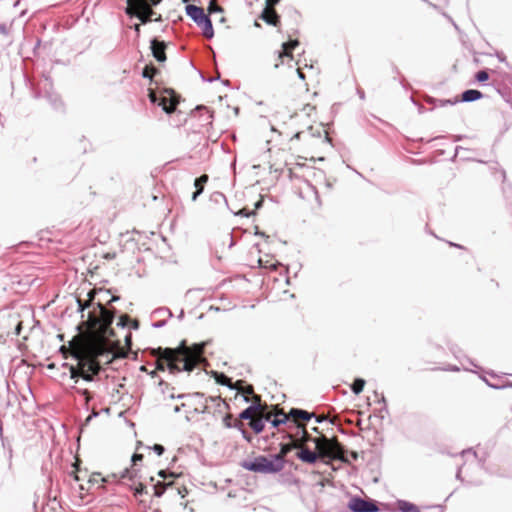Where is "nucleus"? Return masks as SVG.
Wrapping results in <instances>:
<instances>
[{
    "mask_svg": "<svg viewBox=\"0 0 512 512\" xmlns=\"http://www.w3.org/2000/svg\"><path fill=\"white\" fill-rule=\"evenodd\" d=\"M104 481H106V480L101 477L100 473L93 474L90 477V479H89V482L92 483V484L99 483V482H104Z\"/></svg>",
    "mask_w": 512,
    "mask_h": 512,
    "instance_id": "obj_41",
    "label": "nucleus"
},
{
    "mask_svg": "<svg viewBox=\"0 0 512 512\" xmlns=\"http://www.w3.org/2000/svg\"><path fill=\"white\" fill-rule=\"evenodd\" d=\"M249 426L254 431L255 434H260L264 431L265 424L262 419L256 420V421H250Z\"/></svg>",
    "mask_w": 512,
    "mask_h": 512,
    "instance_id": "obj_29",
    "label": "nucleus"
},
{
    "mask_svg": "<svg viewBox=\"0 0 512 512\" xmlns=\"http://www.w3.org/2000/svg\"><path fill=\"white\" fill-rule=\"evenodd\" d=\"M461 455L463 457L472 456L474 459L477 458V453L473 451L472 449H466L461 452Z\"/></svg>",
    "mask_w": 512,
    "mask_h": 512,
    "instance_id": "obj_43",
    "label": "nucleus"
},
{
    "mask_svg": "<svg viewBox=\"0 0 512 512\" xmlns=\"http://www.w3.org/2000/svg\"><path fill=\"white\" fill-rule=\"evenodd\" d=\"M153 451L158 455V456H161L164 452H165V448L163 445L161 444H155L153 447H152Z\"/></svg>",
    "mask_w": 512,
    "mask_h": 512,
    "instance_id": "obj_42",
    "label": "nucleus"
},
{
    "mask_svg": "<svg viewBox=\"0 0 512 512\" xmlns=\"http://www.w3.org/2000/svg\"><path fill=\"white\" fill-rule=\"evenodd\" d=\"M365 384L366 381L363 378L357 377L350 385V388L354 394L358 395L363 391Z\"/></svg>",
    "mask_w": 512,
    "mask_h": 512,
    "instance_id": "obj_25",
    "label": "nucleus"
},
{
    "mask_svg": "<svg viewBox=\"0 0 512 512\" xmlns=\"http://www.w3.org/2000/svg\"><path fill=\"white\" fill-rule=\"evenodd\" d=\"M483 380L485 381V383H486L489 387H491V388H493V389H497V390H499V389H503V388H505V387H512V383H508V384H506V385H496V384L490 383V381H488L486 378H483Z\"/></svg>",
    "mask_w": 512,
    "mask_h": 512,
    "instance_id": "obj_40",
    "label": "nucleus"
},
{
    "mask_svg": "<svg viewBox=\"0 0 512 512\" xmlns=\"http://www.w3.org/2000/svg\"><path fill=\"white\" fill-rule=\"evenodd\" d=\"M98 416V412H93L86 418V423L90 422L94 417Z\"/></svg>",
    "mask_w": 512,
    "mask_h": 512,
    "instance_id": "obj_57",
    "label": "nucleus"
},
{
    "mask_svg": "<svg viewBox=\"0 0 512 512\" xmlns=\"http://www.w3.org/2000/svg\"><path fill=\"white\" fill-rule=\"evenodd\" d=\"M296 456L299 460L307 464H315L318 460V455L308 447L301 448Z\"/></svg>",
    "mask_w": 512,
    "mask_h": 512,
    "instance_id": "obj_14",
    "label": "nucleus"
},
{
    "mask_svg": "<svg viewBox=\"0 0 512 512\" xmlns=\"http://www.w3.org/2000/svg\"><path fill=\"white\" fill-rule=\"evenodd\" d=\"M261 410V404L260 403H252L251 405H249L246 409H244L240 414H239V419L241 420H251L253 415L260 411Z\"/></svg>",
    "mask_w": 512,
    "mask_h": 512,
    "instance_id": "obj_19",
    "label": "nucleus"
},
{
    "mask_svg": "<svg viewBox=\"0 0 512 512\" xmlns=\"http://www.w3.org/2000/svg\"><path fill=\"white\" fill-rule=\"evenodd\" d=\"M234 428H237V429H239L241 431V434H242L243 438L247 442H251V440H252L251 434L246 429L243 428V425L241 423L235 422L234 423Z\"/></svg>",
    "mask_w": 512,
    "mask_h": 512,
    "instance_id": "obj_32",
    "label": "nucleus"
},
{
    "mask_svg": "<svg viewBox=\"0 0 512 512\" xmlns=\"http://www.w3.org/2000/svg\"><path fill=\"white\" fill-rule=\"evenodd\" d=\"M98 306L101 309V312L103 313V317L106 324H112L117 310L115 308H112L111 311H108L101 303H98Z\"/></svg>",
    "mask_w": 512,
    "mask_h": 512,
    "instance_id": "obj_24",
    "label": "nucleus"
},
{
    "mask_svg": "<svg viewBox=\"0 0 512 512\" xmlns=\"http://www.w3.org/2000/svg\"><path fill=\"white\" fill-rule=\"evenodd\" d=\"M286 461H282L280 457L274 454L270 457L263 455L255 457L253 460L244 461L242 467L246 470L264 473V474H276L282 471L285 467Z\"/></svg>",
    "mask_w": 512,
    "mask_h": 512,
    "instance_id": "obj_2",
    "label": "nucleus"
},
{
    "mask_svg": "<svg viewBox=\"0 0 512 512\" xmlns=\"http://www.w3.org/2000/svg\"><path fill=\"white\" fill-rule=\"evenodd\" d=\"M166 487V484H163L159 481L156 484H153L152 488L154 491V496L161 497L164 494Z\"/></svg>",
    "mask_w": 512,
    "mask_h": 512,
    "instance_id": "obj_30",
    "label": "nucleus"
},
{
    "mask_svg": "<svg viewBox=\"0 0 512 512\" xmlns=\"http://www.w3.org/2000/svg\"><path fill=\"white\" fill-rule=\"evenodd\" d=\"M186 402L191 404L189 408H193V411L197 414L210 413L209 406L206 403L204 396L201 398V402L200 399L186 400Z\"/></svg>",
    "mask_w": 512,
    "mask_h": 512,
    "instance_id": "obj_15",
    "label": "nucleus"
},
{
    "mask_svg": "<svg viewBox=\"0 0 512 512\" xmlns=\"http://www.w3.org/2000/svg\"><path fill=\"white\" fill-rule=\"evenodd\" d=\"M260 18L272 26H277L280 23V16L275 11L274 7L266 6L260 15Z\"/></svg>",
    "mask_w": 512,
    "mask_h": 512,
    "instance_id": "obj_13",
    "label": "nucleus"
},
{
    "mask_svg": "<svg viewBox=\"0 0 512 512\" xmlns=\"http://www.w3.org/2000/svg\"><path fill=\"white\" fill-rule=\"evenodd\" d=\"M158 72L159 71L155 66L147 65L143 68L141 75L143 78L152 80L153 76Z\"/></svg>",
    "mask_w": 512,
    "mask_h": 512,
    "instance_id": "obj_28",
    "label": "nucleus"
},
{
    "mask_svg": "<svg viewBox=\"0 0 512 512\" xmlns=\"http://www.w3.org/2000/svg\"><path fill=\"white\" fill-rule=\"evenodd\" d=\"M348 508L352 512H378L379 507L377 501L370 498H362L360 496H353L350 498Z\"/></svg>",
    "mask_w": 512,
    "mask_h": 512,
    "instance_id": "obj_6",
    "label": "nucleus"
},
{
    "mask_svg": "<svg viewBox=\"0 0 512 512\" xmlns=\"http://www.w3.org/2000/svg\"><path fill=\"white\" fill-rule=\"evenodd\" d=\"M237 214H238V215L245 216V217H249V216H251L253 213H252V212H249V211H248V210H246V209H241Z\"/></svg>",
    "mask_w": 512,
    "mask_h": 512,
    "instance_id": "obj_51",
    "label": "nucleus"
},
{
    "mask_svg": "<svg viewBox=\"0 0 512 512\" xmlns=\"http://www.w3.org/2000/svg\"><path fill=\"white\" fill-rule=\"evenodd\" d=\"M101 366L95 361H89L81 366V379L86 382L94 381L95 377L100 373Z\"/></svg>",
    "mask_w": 512,
    "mask_h": 512,
    "instance_id": "obj_10",
    "label": "nucleus"
},
{
    "mask_svg": "<svg viewBox=\"0 0 512 512\" xmlns=\"http://www.w3.org/2000/svg\"><path fill=\"white\" fill-rule=\"evenodd\" d=\"M162 0H127V5L132 7H144L145 9L157 6Z\"/></svg>",
    "mask_w": 512,
    "mask_h": 512,
    "instance_id": "obj_18",
    "label": "nucleus"
},
{
    "mask_svg": "<svg viewBox=\"0 0 512 512\" xmlns=\"http://www.w3.org/2000/svg\"><path fill=\"white\" fill-rule=\"evenodd\" d=\"M190 406H191V404L186 402V400H185L181 405H176L173 410L175 413H179L181 411V408L190 407Z\"/></svg>",
    "mask_w": 512,
    "mask_h": 512,
    "instance_id": "obj_45",
    "label": "nucleus"
},
{
    "mask_svg": "<svg viewBox=\"0 0 512 512\" xmlns=\"http://www.w3.org/2000/svg\"><path fill=\"white\" fill-rule=\"evenodd\" d=\"M0 439H1V442H2V446L4 448H6V439L3 436V426H2V422L1 421H0Z\"/></svg>",
    "mask_w": 512,
    "mask_h": 512,
    "instance_id": "obj_48",
    "label": "nucleus"
},
{
    "mask_svg": "<svg viewBox=\"0 0 512 512\" xmlns=\"http://www.w3.org/2000/svg\"><path fill=\"white\" fill-rule=\"evenodd\" d=\"M212 375L216 381L217 384L223 385L228 387L231 390H238L241 386L244 385L243 380H237L236 382H233L231 378H229L226 374L223 372H216L213 371Z\"/></svg>",
    "mask_w": 512,
    "mask_h": 512,
    "instance_id": "obj_11",
    "label": "nucleus"
},
{
    "mask_svg": "<svg viewBox=\"0 0 512 512\" xmlns=\"http://www.w3.org/2000/svg\"><path fill=\"white\" fill-rule=\"evenodd\" d=\"M30 85L34 98H40L42 96L41 90L43 89L45 91L44 96L49 100V102L55 109H60L62 107V102L59 99L58 95L50 91L52 88V82L50 77L44 76L43 80L40 82V88L35 87L32 82H30Z\"/></svg>",
    "mask_w": 512,
    "mask_h": 512,
    "instance_id": "obj_5",
    "label": "nucleus"
},
{
    "mask_svg": "<svg viewBox=\"0 0 512 512\" xmlns=\"http://www.w3.org/2000/svg\"><path fill=\"white\" fill-rule=\"evenodd\" d=\"M132 28L134 29V31L137 33V35L140 34V24H134L132 26Z\"/></svg>",
    "mask_w": 512,
    "mask_h": 512,
    "instance_id": "obj_60",
    "label": "nucleus"
},
{
    "mask_svg": "<svg viewBox=\"0 0 512 512\" xmlns=\"http://www.w3.org/2000/svg\"><path fill=\"white\" fill-rule=\"evenodd\" d=\"M148 97L152 104L160 106L166 114L175 112L179 103V95L172 89H164L160 96L150 89Z\"/></svg>",
    "mask_w": 512,
    "mask_h": 512,
    "instance_id": "obj_4",
    "label": "nucleus"
},
{
    "mask_svg": "<svg viewBox=\"0 0 512 512\" xmlns=\"http://www.w3.org/2000/svg\"><path fill=\"white\" fill-rule=\"evenodd\" d=\"M298 45H299V41L298 40H291V41H288V42H284L282 44V50L278 52V58L280 59V62L276 63L274 65V67L278 68L280 66V64L283 63V58L284 57H289L290 60H293L292 51Z\"/></svg>",
    "mask_w": 512,
    "mask_h": 512,
    "instance_id": "obj_12",
    "label": "nucleus"
},
{
    "mask_svg": "<svg viewBox=\"0 0 512 512\" xmlns=\"http://www.w3.org/2000/svg\"><path fill=\"white\" fill-rule=\"evenodd\" d=\"M426 101L428 103H431V104L438 103V105L441 106V107H444V106H447V105H454V104L460 102V100L458 98L446 99V100H436V99H434L432 97H429V96L426 98Z\"/></svg>",
    "mask_w": 512,
    "mask_h": 512,
    "instance_id": "obj_26",
    "label": "nucleus"
},
{
    "mask_svg": "<svg viewBox=\"0 0 512 512\" xmlns=\"http://www.w3.org/2000/svg\"><path fill=\"white\" fill-rule=\"evenodd\" d=\"M81 367L77 368V367H71L70 369V377L71 379H73L75 381V383H78L79 380L81 379Z\"/></svg>",
    "mask_w": 512,
    "mask_h": 512,
    "instance_id": "obj_34",
    "label": "nucleus"
},
{
    "mask_svg": "<svg viewBox=\"0 0 512 512\" xmlns=\"http://www.w3.org/2000/svg\"><path fill=\"white\" fill-rule=\"evenodd\" d=\"M155 313L159 315H167L168 317H172V312L168 308H160L155 310Z\"/></svg>",
    "mask_w": 512,
    "mask_h": 512,
    "instance_id": "obj_44",
    "label": "nucleus"
},
{
    "mask_svg": "<svg viewBox=\"0 0 512 512\" xmlns=\"http://www.w3.org/2000/svg\"><path fill=\"white\" fill-rule=\"evenodd\" d=\"M483 97L481 91L476 89H467L461 94V98L459 99L461 102H473L479 100Z\"/></svg>",
    "mask_w": 512,
    "mask_h": 512,
    "instance_id": "obj_17",
    "label": "nucleus"
},
{
    "mask_svg": "<svg viewBox=\"0 0 512 512\" xmlns=\"http://www.w3.org/2000/svg\"><path fill=\"white\" fill-rule=\"evenodd\" d=\"M297 74L300 79H305V74L300 69H297Z\"/></svg>",
    "mask_w": 512,
    "mask_h": 512,
    "instance_id": "obj_62",
    "label": "nucleus"
},
{
    "mask_svg": "<svg viewBox=\"0 0 512 512\" xmlns=\"http://www.w3.org/2000/svg\"><path fill=\"white\" fill-rule=\"evenodd\" d=\"M77 304H78V311L81 313H84L85 309L89 307V302L83 301L79 298H77ZM81 317H84V314L81 315Z\"/></svg>",
    "mask_w": 512,
    "mask_h": 512,
    "instance_id": "obj_39",
    "label": "nucleus"
},
{
    "mask_svg": "<svg viewBox=\"0 0 512 512\" xmlns=\"http://www.w3.org/2000/svg\"><path fill=\"white\" fill-rule=\"evenodd\" d=\"M138 470L137 469H124L120 474L121 480H129L132 482L131 490L134 493V496L139 497L144 494H147V487L142 482H137L138 479Z\"/></svg>",
    "mask_w": 512,
    "mask_h": 512,
    "instance_id": "obj_7",
    "label": "nucleus"
},
{
    "mask_svg": "<svg viewBox=\"0 0 512 512\" xmlns=\"http://www.w3.org/2000/svg\"><path fill=\"white\" fill-rule=\"evenodd\" d=\"M242 389H243V394H244V400L246 402H248L249 401L248 396L253 394V392H254L253 387H252V385H247L244 382V385L241 386L237 391L242 390Z\"/></svg>",
    "mask_w": 512,
    "mask_h": 512,
    "instance_id": "obj_33",
    "label": "nucleus"
},
{
    "mask_svg": "<svg viewBox=\"0 0 512 512\" xmlns=\"http://www.w3.org/2000/svg\"><path fill=\"white\" fill-rule=\"evenodd\" d=\"M264 199L261 197L258 201L255 202L254 207L256 210L260 209L263 206Z\"/></svg>",
    "mask_w": 512,
    "mask_h": 512,
    "instance_id": "obj_52",
    "label": "nucleus"
},
{
    "mask_svg": "<svg viewBox=\"0 0 512 512\" xmlns=\"http://www.w3.org/2000/svg\"><path fill=\"white\" fill-rule=\"evenodd\" d=\"M280 415L282 416L281 418L276 416L272 419L271 425L273 428H278L280 425L287 423L288 417L284 413H281Z\"/></svg>",
    "mask_w": 512,
    "mask_h": 512,
    "instance_id": "obj_31",
    "label": "nucleus"
},
{
    "mask_svg": "<svg viewBox=\"0 0 512 512\" xmlns=\"http://www.w3.org/2000/svg\"><path fill=\"white\" fill-rule=\"evenodd\" d=\"M119 300V296H112L108 302L111 303V302H115V301H118Z\"/></svg>",
    "mask_w": 512,
    "mask_h": 512,
    "instance_id": "obj_64",
    "label": "nucleus"
},
{
    "mask_svg": "<svg viewBox=\"0 0 512 512\" xmlns=\"http://www.w3.org/2000/svg\"><path fill=\"white\" fill-rule=\"evenodd\" d=\"M166 48L167 44L163 40H159L158 38L154 37L150 41V49L153 57L156 61L159 63H163L166 61Z\"/></svg>",
    "mask_w": 512,
    "mask_h": 512,
    "instance_id": "obj_9",
    "label": "nucleus"
},
{
    "mask_svg": "<svg viewBox=\"0 0 512 512\" xmlns=\"http://www.w3.org/2000/svg\"><path fill=\"white\" fill-rule=\"evenodd\" d=\"M72 389L84 398L85 404L88 406L89 402L93 398L92 393L88 389H83L76 386H73Z\"/></svg>",
    "mask_w": 512,
    "mask_h": 512,
    "instance_id": "obj_27",
    "label": "nucleus"
},
{
    "mask_svg": "<svg viewBox=\"0 0 512 512\" xmlns=\"http://www.w3.org/2000/svg\"><path fill=\"white\" fill-rule=\"evenodd\" d=\"M203 397V393L201 392H194V393H182L175 395L174 393L169 394L170 399H179V400H194V399H200Z\"/></svg>",
    "mask_w": 512,
    "mask_h": 512,
    "instance_id": "obj_22",
    "label": "nucleus"
},
{
    "mask_svg": "<svg viewBox=\"0 0 512 512\" xmlns=\"http://www.w3.org/2000/svg\"><path fill=\"white\" fill-rule=\"evenodd\" d=\"M185 12L202 29L204 38L212 39L214 37L212 21L202 7L188 4L185 7Z\"/></svg>",
    "mask_w": 512,
    "mask_h": 512,
    "instance_id": "obj_3",
    "label": "nucleus"
},
{
    "mask_svg": "<svg viewBox=\"0 0 512 512\" xmlns=\"http://www.w3.org/2000/svg\"><path fill=\"white\" fill-rule=\"evenodd\" d=\"M411 100H412V102H413L415 105H417V106H418V111H419V113H420V114L424 113V111H425L424 106H423V105H421V104H419V103H417L413 98H411Z\"/></svg>",
    "mask_w": 512,
    "mask_h": 512,
    "instance_id": "obj_54",
    "label": "nucleus"
},
{
    "mask_svg": "<svg viewBox=\"0 0 512 512\" xmlns=\"http://www.w3.org/2000/svg\"><path fill=\"white\" fill-rule=\"evenodd\" d=\"M223 422H224V424H225V426H226L227 428H232V427H234V424H232V423H231V418H230V416H229V415H226V416L224 417Z\"/></svg>",
    "mask_w": 512,
    "mask_h": 512,
    "instance_id": "obj_46",
    "label": "nucleus"
},
{
    "mask_svg": "<svg viewBox=\"0 0 512 512\" xmlns=\"http://www.w3.org/2000/svg\"><path fill=\"white\" fill-rule=\"evenodd\" d=\"M206 403L208 401L215 403L217 408H220L222 404H224L222 398L220 396H210L208 398H205Z\"/></svg>",
    "mask_w": 512,
    "mask_h": 512,
    "instance_id": "obj_37",
    "label": "nucleus"
},
{
    "mask_svg": "<svg viewBox=\"0 0 512 512\" xmlns=\"http://www.w3.org/2000/svg\"><path fill=\"white\" fill-rule=\"evenodd\" d=\"M279 446V452L274 455L280 457L282 461H286L285 457L297 447V445L293 442L280 443Z\"/></svg>",
    "mask_w": 512,
    "mask_h": 512,
    "instance_id": "obj_21",
    "label": "nucleus"
},
{
    "mask_svg": "<svg viewBox=\"0 0 512 512\" xmlns=\"http://www.w3.org/2000/svg\"><path fill=\"white\" fill-rule=\"evenodd\" d=\"M165 323H166V322H165V320H162V321L154 322V323L152 324V326H153L154 328H160V327H163V326L165 325Z\"/></svg>",
    "mask_w": 512,
    "mask_h": 512,
    "instance_id": "obj_55",
    "label": "nucleus"
},
{
    "mask_svg": "<svg viewBox=\"0 0 512 512\" xmlns=\"http://www.w3.org/2000/svg\"><path fill=\"white\" fill-rule=\"evenodd\" d=\"M397 506L401 512H421L418 506L406 500H398Z\"/></svg>",
    "mask_w": 512,
    "mask_h": 512,
    "instance_id": "obj_23",
    "label": "nucleus"
},
{
    "mask_svg": "<svg viewBox=\"0 0 512 512\" xmlns=\"http://www.w3.org/2000/svg\"><path fill=\"white\" fill-rule=\"evenodd\" d=\"M475 79L480 83L487 81L489 79V74H488L487 70L478 71L475 74Z\"/></svg>",
    "mask_w": 512,
    "mask_h": 512,
    "instance_id": "obj_35",
    "label": "nucleus"
},
{
    "mask_svg": "<svg viewBox=\"0 0 512 512\" xmlns=\"http://www.w3.org/2000/svg\"><path fill=\"white\" fill-rule=\"evenodd\" d=\"M7 33V26L5 24H0V34Z\"/></svg>",
    "mask_w": 512,
    "mask_h": 512,
    "instance_id": "obj_59",
    "label": "nucleus"
},
{
    "mask_svg": "<svg viewBox=\"0 0 512 512\" xmlns=\"http://www.w3.org/2000/svg\"><path fill=\"white\" fill-rule=\"evenodd\" d=\"M196 109H197V110H200V109H204V110H206L207 119H211V118H212V114H211V113H210V111H208L205 107H203V106H198Z\"/></svg>",
    "mask_w": 512,
    "mask_h": 512,
    "instance_id": "obj_58",
    "label": "nucleus"
},
{
    "mask_svg": "<svg viewBox=\"0 0 512 512\" xmlns=\"http://www.w3.org/2000/svg\"><path fill=\"white\" fill-rule=\"evenodd\" d=\"M125 344L127 347H131L132 346V336L130 333H128L126 336H125Z\"/></svg>",
    "mask_w": 512,
    "mask_h": 512,
    "instance_id": "obj_50",
    "label": "nucleus"
},
{
    "mask_svg": "<svg viewBox=\"0 0 512 512\" xmlns=\"http://www.w3.org/2000/svg\"><path fill=\"white\" fill-rule=\"evenodd\" d=\"M349 455L353 461H357L358 459V453L356 451H350Z\"/></svg>",
    "mask_w": 512,
    "mask_h": 512,
    "instance_id": "obj_56",
    "label": "nucleus"
},
{
    "mask_svg": "<svg viewBox=\"0 0 512 512\" xmlns=\"http://www.w3.org/2000/svg\"><path fill=\"white\" fill-rule=\"evenodd\" d=\"M208 342L195 343L187 346L183 340L175 348H149L151 355L157 359L156 370H169L171 374L182 371L192 372L194 368L207 362L204 350Z\"/></svg>",
    "mask_w": 512,
    "mask_h": 512,
    "instance_id": "obj_1",
    "label": "nucleus"
},
{
    "mask_svg": "<svg viewBox=\"0 0 512 512\" xmlns=\"http://www.w3.org/2000/svg\"><path fill=\"white\" fill-rule=\"evenodd\" d=\"M280 2V0H266V6L274 7Z\"/></svg>",
    "mask_w": 512,
    "mask_h": 512,
    "instance_id": "obj_53",
    "label": "nucleus"
},
{
    "mask_svg": "<svg viewBox=\"0 0 512 512\" xmlns=\"http://www.w3.org/2000/svg\"><path fill=\"white\" fill-rule=\"evenodd\" d=\"M289 416L293 419H299L306 422L313 417V414L300 408H291L289 411Z\"/></svg>",
    "mask_w": 512,
    "mask_h": 512,
    "instance_id": "obj_20",
    "label": "nucleus"
},
{
    "mask_svg": "<svg viewBox=\"0 0 512 512\" xmlns=\"http://www.w3.org/2000/svg\"><path fill=\"white\" fill-rule=\"evenodd\" d=\"M148 374H149L152 378H155V377H157V370L155 369V370H153V371H150V372H148Z\"/></svg>",
    "mask_w": 512,
    "mask_h": 512,
    "instance_id": "obj_63",
    "label": "nucleus"
},
{
    "mask_svg": "<svg viewBox=\"0 0 512 512\" xmlns=\"http://www.w3.org/2000/svg\"><path fill=\"white\" fill-rule=\"evenodd\" d=\"M129 326H130L132 329L137 330V329L139 328V321H138V320H131V319H130Z\"/></svg>",
    "mask_w": 512,
    "mask_h": 512,
    "instance_id": "obj_49",
    "label": "nucleus"
},
{
    "mask_svg": "<svg viewBox=\"0 0 512 512\" xmlns=\"http://www.w3.org/2000/svg\"><path fill=\"white\" fill-rule=\"evenodd\" d=\"M158 386L162 387V393H165V388L166 389L169 388V384L167 382H165L164 380H162V379L159 380Z\"/></svg>",
    "mask_w": 512,
    "mask_h": 512,
    "instance_id": "obj_47",
    "label": "nucleus"
},
{
    "mask_svg": "<svg viewBox=\"0 0 512 512\" xmlns=\"http://www.w3.org/2000/svg\"><path fill=\"white\" fill-rule=\"evenodd\" d=\"M143 460V455L139 453H134L131 457L132 465L129 469H136L135 466H137L138 462H141Z\"/></svg>",
    "mask_w": 512,
    "mask_h": 512,
    "instance_id": "obj_38",
    "label": "nucleus"
},
{
    "mask_svg": "<svg viewBox=\"0 0 512 512\" xmlns=\"http://www.w3.org/2000/svg\"><path fill=\"white\" fill-rule=\"evenodd\" d=\"M129 323H130V317L128 315L124 314V315L120 316L119 321L117 322V326L125 328V327L129 326Z\"/></svg>",
    "mask_w": 512,
    "mask_h": 512,
    "instance_id": "obj_36",
    "label": "nucleus"
},
{
    "mask_svg": "<svg viewBox=\"0 0 512 512\" xmlns=\"http://www.w3.org/2000/svg\"><path fill=\"white\" fill-rule=\"evenodd\" d=\"M262 420L264 421V423L265 422H270L271 423V421H272L271 415L267 414V415L263 416Z\"/></svg>",
    "mask_w": 512,
    "mask_h": 512,
    "instance_id": "obj_61",
    "label": "nucleus"
},
{
    "mask_svg": "<svg viewBox=\"0 0 512 512\" xmlns=\"http://www.w3.org/2000/svg\"><path fill=\"white\" fill-rule=\"evenodd\" d=\"M126 14L130 17L138 18L142 24H147L148 22L153 21V16L156 15V12L152 9H145L144 7H132L130 8L127 5ZM154 21H161V15H158Z\"/></svg>",
    "mask_w": 512,
    "mask_h": 512,
    "instance_id": "obj_8",
    "label": "nucleus"
},
{
    "mask_svg": "<svg viewBox=\"0 0 512 512\" xmlns=\"http://www.w3.org/2000/svg\"><path fill=\"white\" fill-rule=\"evenodd\" d=\"M208 181V175L203 174L194 180L195 191L192 194V201H196L197 198L203 193L205 184Z\"/></svg>",
    "mask_w": 512,
    "mask_h": 512,
    "instance_id": "obj_16",
    "label": "nucleus"
}]
</instances>
